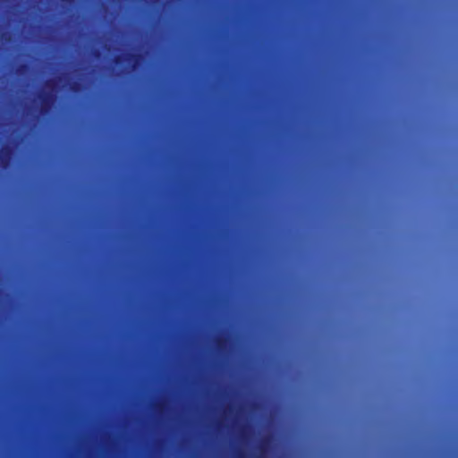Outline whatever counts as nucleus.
Returning a JSON list of instances; mask_svg holds the SVG:
<instances>
[{
	"mask_svg": "<svg viewBox=\"0 0 458 458\" xmlns=\"http://www.w3.org/2000/svg\"><path fill=\"white\" fill-rule=\"evenodd\" d=\"M38 98L40 99L39 113L42 115L48 114L56 99L55 95H54L52 92L43 91L38 95Z\"/></svg>",
	"mask_w": 458,
	"mask_h": 458,
	"instance_id": "f257e3e1",
	"label": "nucleus"
},
{
	"mask_svg": "<svg viewBox=\"0 0 458 458\" xmlns=\"http://www.w3.org/2000/svg\"><path fill=\"white\" fill-rule=\"evenodd\" d=\"M140 59H141V55H140L133 54V53H129V54L125 55L124 56H122V55L115 56L114 63L116 64H120L123 63V61L133 62V64H132L131 68L135 69L136 65L139 64Z\"/></svg>",
	"mask_w": 458,
	"mask_h": 458,
	"instance_id": "f03ea898",
	"label": "nucleus"
},
{
	"mask_svg": "<svg viewBox=\"0 0 458 458\" xmlns=\"http://www.w3.org/2000/svg\"><path fill=\"white\" fill-rule=\"evenodd\" d=\"M13 155V148L11 147H4L0 152V160L3 166H6Z\"/></svg>",
	"mask_w": 458,
	"mask_h": 458,
	"instance_id": "7ed1b4c3",
	"label": "nucleus"
},
{
	"mask_svg": "<svg viewBox=\"0 0 458 458\" xmlns=\"http://www.w3.org/2000/svg\"><path fill=\"white\" fill-rule=\"evenodd\" d=\"M216 345L219 350L224 349L226 345V339L224 337H217L216 339Z\"/></svg>",
	"mask_w": 458,
	"mask_h": 458,
	"instance_id": "20e7f679",
	"label": "nucleus"
},
{
	"mask_svg": "<svg viewBox=\"0 0 458 458\" xmlns=\"http://www.w3.org/2000/svg\"><path fill=\"white\" fill-rule=\"evenodd\" d=\"M70 89L72 92H79L81 89V84L78 81H73L70 86Z\"/></svg>",
	"mask_w": 458,
	"mask_h": 458,
	"instance_id": "39448f33",
	"label": "nucleus"
},
{
	"mask_svg": "<svg viewBox=\"0 0 458 458\" xmlns=\"http://www.w3.org/2000/svg\"><path fill=\"white\" fill-rule=\"evenodd\" d=\"M46 86H47V87H49V88H51V89H54V87H55V81H47L46 82Z\"/></svg>",
	"mask_w": 458,
	"mask_h": 458,
	"instance_id": "423d86ee",
	"label": "nucleus"
},
{
	"mask_svg": "<svg viewBox=\"0 0 458 458\" xmlns=\"http://www.w3.org/2000/svg\"><path fill=\"white\" fill-rule=\"evenodd\" d=\"M264 444H265V441H262L261 444H260V448H263Z\"/></svg>",
	"mask_w": 458,
	"mask_h": 458,
	"instance_id": "0eeeda50",
	"label": "nucleus"
}]
</instances>
